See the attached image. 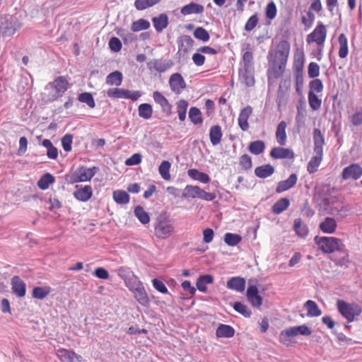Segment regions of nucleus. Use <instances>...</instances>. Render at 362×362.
<instances>
[{
	"mask_svg": "<svg viewBox=\"0 0 362 362\" xmlns=\"http://www.w3.org/2000/svg\"><path fill=\"white\" fill-rule=\"evenodd\" d=\"M308 76L311 78L317 77L320 74V66L315 62H310L308 65Z\"/></svg>",
	"mask_w": 362,
	"mask_h": 362,
	"instance_id": "64",
	"label": "nucleus"
},
{
	"mask_svg": "<svg viewBox=\"0 0 362 362\" xmlns=\"http://www.w3.org/2000/svg\"><path fill=\"white\" fill-rule=\"evenodd\" d=\"M175 233L173 221L165 214H160L154 222V234L159 239H166Z\"/></svg>",
	"mask_w": 362,
	"mask_h": 362,
	"instance_id": "2",
	"label": "nucleus"
},
{
	"mask_svg": "<svg viewBox=\"0 0 362 362\" xmlns=\"http://www.w3.org/2000/svg\"><path fill=\"white\" fill-rule=\"evenodd\" d=\"M134 213L135 216L142 224H147L149 223V215L141 206H136L134 209Z\"/></svg>",
	"mask_w": 362,
	"mask_h": 362,
	"instance_id": "43",
	"label": "nucleus"
},
{
	"mask_svg": "<svg viewBox=\"0 0 362 362\" xmlns=\"http://www.w3.org/2000/svg\"><path fill=\"white\" fill-rule=\"evenodd\" d=\"M187 107L188 103L185 100H180L177 103V114L180 121H184L185 119Z\"/></svg>",
	"mask_w": 362,
	"mask_h": 362,
	"instance_id": "57",
	"label": "nucleus"
},
{
	"mask_svg": "<svg viewBox=\"0 0 362 362\" xmlns=\"http://www.w3.org/2000/svg\"><path fill=\"white\" fill-rule=\"evenodd\" d=\"M245 286V281L241 277H233L227 282V287L230 289L239 292L244 291Z\"/></svg>",
	"mask_w": 362,
	"mask_h": 362,
	"instance_id": "29",
	"label": "nucleus"
},
{
	"mask_svg": "<svg viewBox=\"0 0 362 362\" xmlns=\"http://www.w3.org/2000/svg\"><path fill=\"white\" fill-rule=\"evenodd\" d=\"M322 204L325 209L329 211V214L338 215L341 218L346 216V208H345L341 203L337 202L334 197H325L322 199Z\"/></svg>",
	"mask_w": 362,
	"mask_h": 362,
	"instance_id": "9",
	"label": "nucleus"
},
{
	"mask_svg": "<svg viewBox=\"0 0 362 362\" xmlns=\"http://www.w3.org/2000/svg\"><path fill=\"white\" fill-rule=\"evenodd\" d=\"M148 66L150 69H153L159 73L165 72L170 67V64L161 59H153L148 64Z\"/></svg>",
	"mask_w": 362,
	"mask_h": 362,
	"instance_id": "36",
	"label": "nucleus"
},
{
	"mask_svg": "<svg viewBox=\"0 0 362 362\" xmlns=\"http://www.w3.org/2000/svg\"><path fill=\"white\" fill-rule=\"evenodd\" d=\"M93 194V189L90 185H86L78 189L74 192V197L81 202H87Z\"/></svg>",
	"mask_w": 362,
	"mask_h": 362,
	"instance_id": "23",
	"label": "nucleus"
},
{
	"mask_svg": "<svg viewBox=\"0 0 362 362\" xmlns=\"http://www.w3.org/2000/svg\"><path fill=\"white\" fill-rule=\"evenodd\" d=\"M204 11V8L202 5L191 2L181 8V13L185 16L193 13L200 14L202 13Z\"/></svg>",
	"mask_w": 362,
	"mask_h": 362,
	"instance_id": "26",
	"label": "nucleus"
},
{
	"mask_svg": "<svg viewBox=\"0 0 362 362\" xmlns=\"http://www.w3.org/2000/svg\"><path fill=\"white\" fill-rule=\"evenodd\" d=\"M304 306L307 309V315L308 317H318L322 314V311L317 304L312 300L306 301Z\"/></svg>",
	"mask_w": 362,
	"mask_h": 362,
	"instance_id": "35",
	"label": "nucleus"
},
{
	"mask_svg": "<svg viewBox=\"0 0 362 362\" xmlns=\"http://www.w3.org/2000/svg\"><path fill=\"white\" fill-rule=\"evenodd\" d=\"M293 230L296 233L301 237L305 238L308 233V228L306 224L303 223L301 218H298L294 220Z\"/></svg>",
	"mask_w": 362,
	"mask_h": 362,
	"instance_id": "37",
	"label": "nucleus"
},
{
	"mask_svg": "<svg viewBox=\"0 0 362 362\" xmlns=\"http://www.w3.org/2000/svg\"><path fill=\"white\" fill-rule=\"evenodd\" d=\"M189 117L194 124H200L203 122L202 112L200 110L196 107H192L189 109Z\"/></svg>",
	"mask_w": 362,
	"mask_h": 362,
	"instance_id": "49",
	"label": "nucleus"
},
{
	"mask_svg": "<svg viewBox=\"0 0 362 362\" xmlns=\"http://www.w3.org/2000/svg\"><path fill=\"white\" fill-rule=\"evenodd\" d=\"M132 292L134 293L135 299L141 305L146 308L149 306L150 300L143 285Z\"/></svg>",
	"mask_w": 362,
	"mask_h": 362,
	"instance_id": "21",
	"label": "nucleus"
},
{
	"mask_svg": "<svg viewBox=\"0 0 362 362\" xmlns=\"http://www.w3.org/2000/svg\"><path fill=\"white\" fill-rule=\"evenodd\" d=\"M286 122L285 121H281L277 126L276 131V139L278 144L281 146H284L286 143Z\"/></svg>",
	"mask_w": 362,
	"mask_h": 362,
	"instance_id": "28",
	"label": "nucleus"
},
{
	"mask_svg": "<svg viewBox=\"0 0 362 362\" xmlns=\"http://www.w3.org/2000/svg\"><path fill=\"white\" fill-rule=\"evenodd\" d=\"M138 112L139 117L148 119L152 117L153 109L150 104L142 103L139 106Z\"/></svg>",
	"mask_w": 362,
	"mask_h": 362,
	"instance_id": "48",
	"label": "nucleus"
},
{
	"mask_svg": "<svg viewBox=\"0 0 362 362\" xmlns=\"http://www.w3.org/2000/svg\"><path fill=\"white\" fill-rule=\"evenodd\" d=\"M240 165L245 170H250L252 166L251 157L247 154L243 155L240 158Z\"/></svg>",
	"mask_w": 362,
	"mask_h": 362,
	"instance_id": "62",
	"label": "nucleus"
},
{
	"mask_svg": "<svg viewBox=\"0 0 362 362\" xmlns=\"http://www.w3.org/2000/svg\"><path fill=\"white\" fill-rule=\"evenodd\" d=\"M73 141V135L66 134L62 138V145L64 150L69 152L71 150V144Z\"/></svg>",
	"mask_w": 362,
	"mask_h": 362,
	"instance_id": "61",
	"label": "nucleus"
},
{
	"mask_svg": "<svg viewBox=\"0 0 362 362\" xmlns=\"http://www.w3.org/2000/svg\"><path fill=\"white\" fill-rule=\"evenodd\" d=\"M49 293V288L46 287H35L33 290V296L35 298L43 299Z\"/></svg>",
	"mask_w": 362,
	"mask_h": 362,
	"instance_id": "59",
	"label": "nucleus"
},
{
	"mask_svg": "<svg viewBox=\"0 0 362 362\" xmlns=\"http://www.w3.org/2000/svg\"><path fill=\"white\" fill-rule=\"evenodd\" d=\"M362 176V168L358 163H352L345 167L341 173V177L346 180L352 179L358 180Z\"/></svg>",
	"mask_w": 362,
	"mask_h": 362,
	"instance_id": "12",
	"label": "nucleus"
},
{
	"mask_svg": "<svg viewBox=\"0 0 362 362\" xmlns=\"http://www.w3.org/2000/svg\"><path fill=\"white\" fill-rule=\"evenodd\" d=\"M78 100L83 103H86L89 107L94 108L95 103L93 95L88 92H84L79 94Z\"/></svg>",
	"mask_w": 362,
	"mask_h": 362,
	"instance_id": "51",
	"label": "nucleus"
},
{
	"mask_svg": "<svg viewBox=\"0 0 362 362\" xmlns=\"http://www.w3.org/2000/svg\"><path fill=\"white\" fill-rule=\"evenodd\" d=\"M308 102L310 107L314 110H317L322 104V100L313 91L308 93Z\"/></svg>",
	"mask_w": 362,
	"mask_h": 362,
	"instance_id": "56",
	"label": "nucleus"
},
{
	"mask_svg": "<svg viewBox=\"0 0 362 362\" xmlns=\"http://www.w3.org/2000/svg\"><path fill=\"white\" fill-rule=\"evenodd\" d=\"M152 22L156 30L160 33L167 28L169 23L168 16L166 13H160L159 16L153 17Z\"/></svg>",
	"mask_w": 362,
	"mask_h": 362,
	"instance_id": "22",
	"label": "nucleus"
},
{
	"mask_svg": "<svg viewBox=\"0 0 362 362\" xmlns=\"http://www.w3.org/2000/svg\"><path fill=\"white\" fill-rule=\"evenodd\" d=\"M314 240L324 253L330 254L335 251L342 252L344 250V245L337 238L315 236Z\"/></svg>",
	"mask_w": 362,
	"mask_h": 362,
	"instance_id": "3",
	"label": "nucleus"
},
{
	"mask_svg": "<svg viewBox=\"0 0 362 362\" xmlns=\"http://www.w3.org/2000/svg\"><path fill=\"white\" fill-rule=\"evenodd\" d=\"M233 308L236 312L245 317H250L252 315L251 310L240 302H235L233 303Z\"/></svg>",
	"mask_w": 362,
	"mask_h": 362,
	"instance_id": "55",
	"label": "nucleus"
},
{
	"mask_svg": "<svg viewBox=\"0 0 362 362\" xmlns=\"http://www.w3.org/2000/svg\"><path fill=\"white\" fill-rule=\"evenodd\" d=\"M21 27V23L16 17L10 15L0 16V35L3 37H10Z\"/></svg>",
	"mask_w": 362,
	"mask_h": 362,
	"instance_id": "4",
	"label": "nucleus"
},
{
	"mask_svg": "<svg viewBox=\"0 0 362 362\" xmlns=\"http://www.w3.org/2000/svg\"><path fill=\"white\" fill-rule=\"evenodd\" d=\"M126 286L129 289L130 291H133L136 288L141 286L143 284L139 279L134 274L125 281Z\"/></svg>",
	"mask_w": 362,
	"mask_h": 362,
	"instance_id": "52",
	"label": "nucleus"
},
{
	"mask_svg": "<svg viewBox=\"0 0 362 362\" xmlns=\"http://www.w3.org/2000/svg\"><path fill=\"white\" fill-rule=\"evenodd\" d=\"M171 163L168 160H163L158 167V172L161 177L165 180H170V169Z\"/></svg>",
	"mask_w": 362,
	"mask_h": 362,
	"instance_id": "47",
	"label": "nucleus"
},
{
	"mask_svg": "<svg viewBox=\"0 0 362 362\" xmlns=\"http://www.w3.org/2000/svg\"><path fill=\"white\" fill-rule=\"evenodd\" d=\"M193 39L187 35H183L177 39L178 51L177 54L180 58H185L192 50L194 45Z\"/></svg>",
	"mask_w": 362,
	"mask_h": 362,
	"instance_id": "10",
	"label": "nucleus"
},
{
	"mask_svg": "<svg viewBox=\"0 0 362 362\" xmlns=\"http://www.w3.org/2000/svg\"><path fill=\"white\" fill-rule=\"evenodd\" d=\"M98 167H93L90 168L82 166L77 168L71 175L68 180L70 183H76L81 182L90 181L92 177L98 172Z\"/></svg>",
	"mask_w": 362,
	"mask_h": 362,
	"instance_id": "7",
	"label": "nucleus"
},
{
	"mask_svg": "<svg viewBox=\"0 0 362 362\" xmlns=\"http://www.w3.org/2000/svg\"><path fill=\"white\" fill-rule=\"evenodd\" d=\"M222 131L219 125L212 126L209 131L210 141L213 146L220 144L222 138Z\"/></svg>",
	"mask_w": 362,
	"mask_h": 362,
	"instance_id": "33",
	"label": "nucleus"
},
{
	"mask_svg": "<svg viewBox=\"0 0 362 362\" xmlns=\"http://www.w3.org/2000/svg\"><path fill=\"white\" fill-rule=\"evenodd\" d=\"M274 173V168L270 164L263 165L255 169V174L259 178H267Z\"/></svg>",
	"mask_w": 362,
	"mask_h": 362,
	"instance_id": "31",
	"label": "nucleus"
},
{
	"mask_svg": "<svg viewBox=\"0 0 362 362\" xmlns=\"http://www.w3.org/2000/svg\"><path fill=\"white\" fill-rule=\"evenodd\" d=\"M187 174L193 180H199L204 184H206L210 181V177L206 173L199 172L196 169L188 170Z\"/></svg>",
	"mask_w": 362,
	"mask_h": 362,
	"instance_id": "38",
	"label": "nucleus"
},
{
	"mask_svg": "<svg viewBox=\"0 0 362 362\" xmlns=\"http://www.w3.org/2000/svg\"><path fill=\"white\" fill-rule=\"evenodd\" d=\"M122 73L119 71H115L107 76L105 82L110 86H119L122 84Z\"/></svg>",
	"mask_w": 362,
	"mask_h": 362,
	"instance_id": "32",
	"label": "nucleus"
},
{
	"mask_svg": "<svg viewBox=\"0 0 362 362\" xmlns=\"http://www.w3.org/2000/svg\"><path fill=\"white\" fill-rule=\"evenodd\" d=\"M169 85L171 90L175 94H180L186 88V83L179 73L173 74L169 78Z\"/></svg>",
	"mask_w": 362,
	"mask_h": 362,
	"instance_id": "13",
	"label": "nucleus"
},
{
	"mask_svg": "<svg viewBox=\"0 0 362 362\" xmlns=\"http://www.w3.org/2000/svg\"><path fill=\"white\" fill-rule=\"evenodd\" d=\"M49 86L55 90V93L52 95L53 99H57L67 90L68 81L64 76H59L52 83H50Z\"/></svg>",
	"mask_w": 362,
	"mask_h": 362,
	"instance_id": "14",
	"label": "nucleus"
},
{
	"mask_svg": "<svg viewBox=\"0 0 362 362\" xmlns=\"http://www.w3.org/2000/svg\"><path fill=\"white\" fill-rule=\"evenodd\" d=\"M337 307L339 313L347 320L348 322H353L355 317L361 313V307L356 303H349L343 300H338Z\"/></svg>",
	"mask_w": 362,
	"mask_h": 362,
	"instance_id": "6",
	"label": "nucleus"
},
{
	"mask_svg": "<svg viewBox=\"0 0 362 362\" xmlns=\"http://www.w3.org/2000/svg\"><path fill=\"white\" fill-rule=\"evenodd\" d=\"M201 188L198 186L187 185L184 189L182 197L185 199L188 198H199Z\"/></svg>",
	"mask_w": 362,
	"mask_h": 362,
	"instance_id": "42",
	"label": "nucleus"
},
{
	"mask_svg": "<svg viewBox=\"0 0 362 362\" xmlns=\"http://www.w3.org/2000/svg\"><path fill=\"white\" fill-rule=\"evenodd\" d=\"M194 36L197 40H202L203 42H207L210 38L207 30L202 27H198L194 30Z\"/></svg>",
	"mask_w": 362,
	"mask_h": 362,
	"instance_id": "58",
	"label": "nucleus"
},
{
	"mask_svg": "<svg viewBox=\"0 0 362 362\" xmlns=\"http://www.w3.org/2000/svg\"><path fill=\"white\" fill-rule=\"evenodd\" d=\"M311 334V329L305 325L291 327L281 332L279 341L284 345L288 346L291 341V338L298 334L310 336Z\"/></svg>",
	"mask_w": 362,
	"mask_h": 362,
	"instance_id": "5",
	"label": "nucleus"
},
{
	"mask_svg": "<svg viewBox=\"0 0 362 362\" xmlns=\"http://www.w3.org/2000/svg\"><path fill=\"white\" fill-rule=\"evenodd\" d=\"M235 334V329L230 325L221 324L216 331V335L218 338H230Z\"/></svg>",
	"mask_w": 362,
	"mask_h": 362,
	"instance_id": "30",
	"label": "nucleus"
},
{
	"mask_svg": "<svg viewBox=\"0 0 362 362\" xmlns=\"http://www.w3.org/2000/svg\"><path fill=\"white\" fill-rule=\"evenodd\" d=\"M270 156L275 159H293L295 157L294 152L289 148L283 147H274L270 152Z\"/></svg>",
	"mask_w": 362,
	"mask_h": 362,
	"instance_id": "17",
	"label": "nucleus"
},
{
	"mask_svg": "<svg viewBox=\"0 0 362 362\" xmlns=\"http://www.w3.org/2000/svg\"><path fill=\"white\" fill-rule=\"evenodd\" d=\"M247 297L250 303L255 307H259L262 304V298L259 295L257 287L255 285L248 286Z\"/></svg>",
	"mask_w": 362,
	"mask_h": 362,
	"instance_id": "18",
	"label": "nucleus"
},
{
	"mask_svg": "<svg viewBox=\"0 0 362 362\" xmlns=\"http://www.w3.org/2000/svg\"><path fill=\"white\" fill-rule=\"evenodd\" d=\"M265 148V144L263 141L257 140L250 144L248 150L254 155H259L262 153Z\"/></svg>",
	"mask_w": 362,
	"mask_h": 362,
	"instance_id": "45",
	"label": "nucleus"
},
{
	"mask_svg": "<svg viewBox=\"0 0 362 362\" xmlns=\"http://www.w3.org/2000/svg\"><path fill=\"white\" fill-rule=\"evenodd\" d=\"M113 199L119 204H126L129 202V194L123 190H116L113 192Z\"/></svg>",
	"mask_w": 362,
	"mask_h": 362,
	"instance_id": "46",
	"label": "nucleus"
},
{
	"mask_svg": "<svg viewBox=\"0 0 362 362\" xmlns=\"http://www.w3.org/2000/svg\"><path fill=\"white\" fill-rule=\"evenodd\" d=\"M107 95L112 98L130 99L133 101H136L141 96V93L139 90H129L119 88H112L107 90Z\"/></svg>",
	"mask_w": 362,
	"mask_h": 362,
	"instance_id": "8",
	"label": "nucleus"
},
{
	"mask_svg": "<svg viewBox=\"0 0 362 362\" xmlns=\"http://www.w3.org/2000/svg\"><path fill=\"white\" fill-rule=\"evenodd\" d=\"M314 151L323 153V146L325 144V138L320 129L313 130Z\"/></svg>",
	"mask_w": 362,
	"mask_h": 362,
	"instance_id": "27",
	"label": "nucleus"
},
{
	"mask_svg": "<svg viewBox=\"0 0 362 362\" xmlns=\"http://www.w3.org/2000/svg\"><path fill=\"white\" fill-rule=\"evenodd\" d=\"M337 221L334 218L327 217L325 220L320 224V229L325 233L332 234L334 233L337 229Z\"/></svg>",
	"mask_w": 362,
	"mask_h": 362,
	"instance_id": "25",
	"label": "nucleus"
},
{
	"mask_svg": "<svg viewBox=\"0 0 362 362\" xmlns=\"http://www.w3.org/2000/svg\"><path fill=\"white\" fill-rule=\"evenodd\" d=\"M150 28V23L144 18H140L134 21L131 26V30L133 32H139L143 30H147Z\"/></svg>",
	"mask_w": 362,
	"mask_h": 362,
	"instance_id": "50",
	"label": "nucleus"
},
{
	"mask_svg": "<svg viewBox=\"0 0 362 362\" xmlns=\"http://www.w3.org/2000/svg\"><path fill=\"white\" fill-rule=\"evenodd\" d=\"M276 6L274 1H270L266 6L265 15L270 20L274 19L276 16Z\"/></svg>",
	"mask_w": 362,
	"mask_h": 362,
	"instance_id": "60",
	"label": "nucleus"
},
{
	"mask_svg": "<svg viewBox=\"0 0 362 362\" xmlns=\"http://www.w3.org/2000/svg\"><path fill=\"white\" fill-rule=\"evenodd\" d=\"M290 52V44L286 40H281L277 45L272 60V71L275 78L280 77L286 67Z\"/></svg>",
	"mask_w": 362,
	"mask_h": 362,
	"instance_id": "1",
	"label": "nucleus"
},
{
	"mask_svg": "<svg viewBox=\"0 0 362 362\" xmlns=\"http://www.w3.org/2000/svg\"><path fill=\"white\" fill-rule=\"evenodd\" d=\"M153 98L155 102L161 106L164 112L170 111L172 105L169 103L167 98L165 96H163L160 92L155 91L153 93Z\"/></svg>",
	"mask_w": 362,
	"mask_h": 362,
	"instance_id": "34",
	"label": "nucleus"
},
{
	"mask_svg": "<svg viewBox=\"0 0 362 362\" xmlns=\"http://www.w3.org/2000/svg\"><path fill=\"white\" fill-rule=\"evenodd\" d=\"M258 21L257 13H255L247 21L245 25V30L248 32L252 31L257 25Z\"/></svg>",
	"mask_w": 362,
	"mask_h": 362,
	"instance_id": "63",
	"label": "nucleus"
},
{
	"mask_svg": "<svg viewBox=\"0 0 362 362\" xmlns=\"http://www.w3.org/2000/svg\"><path fill=\"white\" fill-rule=\"evenodd\" d=\"M252 113V108L251 106L247 105L241 110L238 117V125L243 131H247L249 129V124L247 119Z\"/></svg>",
	"mask_w": 362,
	"mask_h": 362,
	"instance_id": "20",
	"label": "nucleus"
},
{
	"mask_svg": "<svg viewBox=\"0 0 362 362\" xmlns=\"http://www.w3.org/2000/svg\"><path fill=\"white\" fill-rule=\"evenodd\" d=\"M160 0H136L134 6L139 11H143L159 3Z\"/></svg>",
	"mask_w": 362,
	"mask_h": 362,
	"instance_id": "54",
	"label": "nucleus"
},
{
	"mask_svg": "<svg viewBox=\"0 0 362 362\" xmlns=\"http://www.w3.org/2000/svg\"><path fill=\"white\" fill-rule=\"evenodd\" d=\"M313 156L308 163L307 170L309 173H314L317 170L321 161L322 160L323 153L319 151H314Z\"/></svg>",
	"mask_w": 362,
	"mask_h": 362,
	"instance_id": "24",
	"label": "nucleus"
},
{
	"mask_svg": "<svg viewBox=\"0 0 362 362\" xmlns=\"http://www.w3.org/2000/svg\"><path fill=\"white\" fill-rule=\"evenodd\" d=\"M297 180V175L296 173L291 174L287 180H282L278 182L276 188V192L279 194L286 190H288L289 189L293 187L296 185Z\"/></svg>",
	"mask_w": 362,
	"mask_h": 362,
	"instance_id": "19",
	"label": "nucleus"
},
{
	"mask_svg": "<svg viewBox=\"0 0 362 362\" xmlns=\"http://www.w3.org/2000/svg\"><path fill=\"white\" fill-rule=\"evenodd\" d=\"M54 177L50 173L43 175L37 182V186L41 189H47L49 188L50 184L54 182Z\"/></svg>",
	"mask_w": 362,
	"mask_h": 362,
	"instance_id": "44",
	"label": "nucleus"
},
{
	"mask_svg": "<svg viewBox=\"0 0 362 362\" xmlns=\"http://www.w3.org/2000/svg\"><path fill=\"white\" fill-rule=\"evenodd\" d=\"M214 277L210 274L202 275L197 281L196 286L199 291L205 292L206 291V284H210L213 282Z\"/></svg>",
	"mask_w": 362,
	"mask_h": 362,
	"instance_id": "41",
	"label": "nucleus"
},
{
	"mask_svg": "<svg viewBox=\"0 0 362 362\" xmlns=\"http://www.w3.org/2000/svg\"><path fill=\"white\" fill-rule=\"evenodd\" d=\"M13 293L19 298H23L26 293L25 283L18 276H14L11 281Z\"/></svg>",
	"mask_w": 362,
	"mask_h": 362,
	"instance_id": "15",
	"label": "nucleus"
},
{
	"mask_svg": "<svg viewBox=\"0 0 362 362\" xmlns=\"http://www.w3.org/2000/svg\"><path fill=\"white\" fill-rule=\"evenodd\" d=\"M326 36V28L321 22H319L313 31L307 36V42L308 43L315 42L318 45H322L325 41Z\"/></svg>",
	"mask_w": 362,
	"mask_h": 362,
	"instance_id": "11",
	"label": "nucleus"
},
{
	"mask_svg": "<svg viewBox=\"0 0 362 362\" xmlns=\"http://www.w3.org/2000/svg\"><path fill=\"white\" fill-rule=\"evenodd\" d=\"M290 205V200L288 198H281L272 206V211L275 214H280L288 209Z\"/></svg>",
	"mask_w": 362,
	"mask_h": 362,
	"instance_id": "39",
	"label": "nucleus"
},
{
	"mask_svg": "<svg viewBox=\"0 0 362 362\" xmlns=\"http://www.w3.org/2000/svg\"><path fill=\"white\" fill-rule=\"evenodd\" d=\"M240 80L247 86L251 87L255 84L254 67H243L239 71Z\"/></svg>",
	"mask_w": 362,
	"mask_h": 362,
	"instance_id": "16",
	"label": "nucleus"
},
{
	"mask_svg": "<svg viewBox=\"0 0 362 362\" xmlns=\"http://www.w3.org/2000/svg\"><path fill=\"white\" fill-rule=\"evenodd\" d=\"M339 44V56L340 58H345L349 53L348 40L344 33H341L338 38Z\"/></svg>",
	"mask_w": 362,
	"mask_h": 362,
	"instance_id": "40",
	"label": "nucleus"
},
{
	"mask_svg": "<svg viewBox=\"0 0 362 362\" xmlns=\"http://www.w3.org/2000/svg\"><path fill=\"white\" fill-rule=\"evenodd\" d=\"M242 240L240 235L231 233H226L224 235V241L229 246H235Z\"/></svg>",
	"mask_w": 362,
	"mask_h": 362,
	"instance_id": "53",
	"label": "nucleus"
}]
</instances>
